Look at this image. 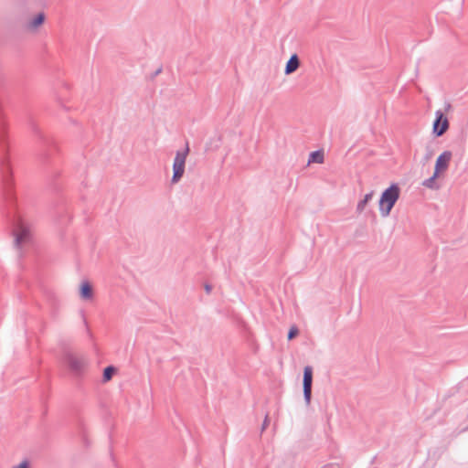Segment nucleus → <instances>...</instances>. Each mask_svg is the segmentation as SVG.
Wrapping results in <instances>:
<instances>
[{"mask_svg":"<svg viewBox=\"0 0 468 468\" xmlns=\"http://www.w3.org/2000/svg\"><path fill=\"white\" fill-rule=\"evenodd\" d=\"M46 16L43 12L37 14L29 22L28 27L32 29L39 27L45 22Z\"/></svg>","mask_w":468,"mask_h":468,"instance_id":"nucleus-10","label":"nucleus"},{"mask_svg":"<svg viewBox=\"0 0 468 468\" xmlns=\"http://www.w3.org/2000/svg\"><path fill=\"white\" fill-rule=\"evenodd\" d=\"M299 334V329L297 328V326L293 325L292 326L290 329H289V332H288V335H287V338L288 340H292L293 338H295Z\"/></svg>","mask_w":468,"mask_h":468,"instance_id":"nucleus-15","label":"nucleus"},{"mask_svg":"<svg viewBox=\"0 0 468 468\" xmlns=\"http://www.w3.org/2000/svg\"><path fill=\"white\" fill-rule=\"evenodd\" d=\"M300 66V59L297 54H292L286 62L284 73L286 75L293 73Z\"/></svg>","mask_w":468,"mask_h":468,"instance_id":"nucleus-8","label":"nucleus"},{"mask_svg":"<svg viewBox=\"0 0 468 468\" xmlns=\"http://www.w3.org/2000/svg\"><path fill=\"white\" fill-rule=\"evenodd\" d=\"M373 195H374V192H373V191H371V192H369V193L366 194V195L364 196L363 199H361V200L357 203V206H356V212H357V213H361V212L365 209V207H366L367 204V203L372 199Z\"/></svg>","mask_w":468,"mask_h":468,"instance_id":"nucleus-12","label":"nucleus"},{"mask_svg":"<svg viewBox=\"0 0 468 468\" xmlns=\"http://www.w3.org/2000/svg\"><path fill=\"white\" fill-rule=\"evenodd\" d=\"M63 361L69 371L77 378L83 375L88 366V359L84 355H77L69 350L64 352Z\"/></svg>","mask_w":468,"mask_h":468,"instance_id":"nucleus-3","label":"nucleus"},{"mask_svg":"<svg viewBox=\"0 0 468 468\" xmlns=\"http://www.w3.org/2000/svg\"><path fill=\"white\" fill-rule=\"evenodd\" d=\"M400 196V188L397 183H392L387 187L380 196L378 200V207L380 215L383 218H387L390 215V212Z\"/></svg>","mask_w":468,"mask_h":468,"instance_id":"nucleus-2","label":"nucleus"},{"mask_svg":"<svg viewBox=\"0 0 468 468\" xmlns=\"http://www.w3.org/2000/svg\"><path fill=\"white\" fill-rule=\"evenodd\" d=\"M188 143L186 144V148L182 151H177L173 163V176L171 178L172 184L178 183L184 176L186 160L189 154Z\"/></svg>","mask_w":468,"mask_h":468,"instance_id":"nucleus-4","label":"nucleus"},{"mask_svg":"<svg viewBox=\"0 0 468 468\" xmlns=\"http://www.w3.org/2000/svg\"><path fill=\"white\" fill-rule=\"evenodd\" d=\"M452 156L451 151H444L437 157L433 171L436 176H440L441 173L448 169Z\"/></svg>","mask_w":468,"mask_h":468,"instance_id":"nucleus-7","label":"nucleus"},{"mask_svg":"<svg viewBox=\"0 0 468 468\" xmlns=\"http://www.w3.org/2000/svg\"><path fill=\"white\" fill-rule=\"evenodd\" d=\"M269 423H270V420H269L268 414H266L264 420L262 422V425H261V431H263L268 427Z\"/></svg>","mask_w":468,"mask_h":468,"instance_id":"nucleus-16","label":"nucleus"},{"mask_svg":"<svg viewBox=\"0 0 468 468\" xmlns=\"http://www.w3.org/2000/svg\"><path fill=\"white\" fill-rule=\"evenodd\" d=\"M83 441H84L85 443H87V440H86L85 437H83Z\"/></svg>","mask_w":468,"mask_h":468,"instance_id":"nucleus-23","label":"nucleus"},{"mask_svg":"<svg viewBox=\"0 0 468 468\" xmlns=\"http://www.w3.org/2000/svg\"><path fill=\"white\" fill-rule=\"evenodd\" d=\"M312 387H313V367L305 366L303 368V399L307 406L310 405L312 399Z\"/></svg>","mask_w":468,"mask_h":468,"instance_id":"nucleus-5","label":"nucleus"},{"mask_svg":"<svg viewBox=\"0 0 468 468\" xmlns=\"http://www.w3.org/2000/svg\"><path fill=\"white\" fill-rule=\"evenodd\" d=\"M450 108H451V104H450V103H448V104L446 105V107H445V111H448Z\"/></svg>","mask_w":468,"mask_h":468,"instance_id":"nucleus-20","label":"nucleus"},{"mask_svg":"<svg viewBox=\"0 0 468 468\" xmlns=\"http://www.w3.org/2000/svg\"><path fill=\"white\" fill-rule=\"evenodd\" d=\"M57 176H58V172H56V174L53 175V177H56Z\"/></svg>","mask_w":468,"mask_h":468,"instance_id":"nucleus-21","label":"nucleus"},{"mask_svg":"<svg viewBox=\"0 0 468 468\" xmlns=\"http://www.w3.org/2000/svg\"><path fill=\"white\" fill-rule=\"evenodd\" d=\"M324 155L323 150H315L310 153L308 163L322 164L324 163Z\"/></svg>","mask_w":468,"mask_h":468,"instance_id":"nucleus-11","label":"nucleus"},{"mask_svg":"<svg viewBox=\"0 0 468 468\" xmlns=\"http://www.w3.org/2000/svg\"><path fill=\"white\" fill-rule=\"evenodd\" d=\"M80 295L83 300H90L92 298L93 289L89 282H82L80 287Z\"/></svg>","mask_w":468,"mask_h":468,"instance_id":"nucleus-9","label":"nucleus"},{"mask_svg":"<svg viewBox=\"0 0 468 468\" xmlns=\"http://www.w3.org/2000/svg\"><path fill=\"white\" fill-rule=\"evenodd\" d=\"M449 121L446 115L441 111L435 112V119L432 124V133L436 137L442 136L449 129Z\"/></svg>","mask_w":468,"mask_h":468,"instance_id":"nucleus-6","label":"nucleus"},{"mask_svg":"<svg viewBox=\"0 0 468 468\" xmlns=\"http://www.w3.org/2000/svg\"><path fill=\"white\" fill-rule=\"evenodd\" d=\"M115 372H116V367L114 366H107L103 369L102 381L103 382L110 381Z\"/></svg>","mask_w":468,"mask_h":468,"instance_id":"nucleus-14","label":"nucleus"},{"mask_svg":"<svg viewBox=\"0 0 468 468\" xmlns=\"http://www.w3.org/2000/svg\"><path fill=\"white\" fill-rule=\"evenodd\" d=\"M30 128L37 139L39 160L43 164H48L51 156L58 152V146L55 141L48 135L42 133L34 122H30Z\"/></svg>","mask_w":468,"mask_h":468,"instance_id":"nucleus-1","label":"nucleus"},{"mask_svg":"<svg viewBox=\"0 0 468 468\" xmlns=\"http://www.w3.org/2000/svg\"><path fill=\"white\" fill-rule=\"evenodd\" d=\"M14 468H29V464L27 461H23L20 463L17 466H15Z\"/></svg>","mask_w":468,"mask_h":468,"instance_id":"nucleus-17","label":"nucleus"},{"mask_svg":"<svg viewBox=\"0 0 468 468\" xmlns=\"http://www.w3.org/2000/svg\"><path fill=\"white\" fill-rule=\"evenodd\" d=\"M205 291L207 293H210L211 291H212V286L210 284H206L205 285Z\"/></svg>","mask_w":468,"mask_h":468,"instance_id":"nucleus-19","label":"nucleus"},{"mask_svg":"<svg viewBox=\"0 0 468 468\" xmlns=\"http://www.w3.org/2000/svg\"><path fill=\"white\" fill-rule=\"evenodd\" d=\"M162 71V68H159L157 69L153 74H152V79L155 78L158 74H160V72Z\"/></svg>","mask_w":468,"mask_h":468,"instance_id":"nucleus-18","label":"nucleus"},{"mask_svg":"<svg viewBox=\"0 0 468 468\" xmlns=\"http://www.w3.org/2000/svg\"><path fill=\"white\" fill-rule=\"evenodd\" d=\"M439 177V176L435 175V172H433V175L429 177L428 179H425L422 183V185L428 188L431 189H438L439 185L436 183V179Z\"/></svg>","mask_w":468,"mask_h":468,"instance_id":"nucleus-13","label":"nucleus"},{"mask_svg":"<svg viewBox=\"0 0 468 468\" xmlns=\"http://www.w3.org/2000/svg\"><path fill=\"white\" fill-rule=\"evenodd\" d=\"M57 176H58V172H56V174L53 175V177H56Z\"/></svg>","mask_w":468,"mask_h":468,"instance_id":"nucleus-22","label":"nucleus"}]
</instances>
